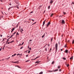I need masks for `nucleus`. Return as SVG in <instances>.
<instances>
[{
	"label": "nucleus",
	"instance_id": "f257e3e1",
	"mask_svg": "<svg viewBox=\"0 0 74 74\" xmlns=\"http://www.w3.org/2000/svg\"><path fill=\"white\" fill-rule=\"evenodd\" d=\"M50 24H51V23H50V22H49L47 25V27H48V26H49V25Z\"/></svg>",
	"mask_w": 74,
	"mask_h": 74
},
{
	"label": "nucleus",
	"instance_id": "f03ea898",
	"mask_svg": "<svg viewBox=\"0 0 74 74\" xmlns=\"http://www.w3.org/2000/svg\"><path fill=\"white\" fill-rule=\"evenodd\" d=\"M55 46L56 47V50H57L58 49L57 48H58V43H56V44L55 45Z\"/></svg>",
	"mask_w": 74,
	"mask_h": 74
},
{
	"label": "nucleus",
	"instance_id": "7ed1b4c3",
	"mask_svg": "<svg viewBox=\"0 0 74 74\" xmlns=\"http://www.w3.org/2000/svg\"><path fill=\"white\" fill-rule=\"evenodd\" d=\"M61 23H62V24H64V23H65V22L64 20H62V21Z\"/></svg>",
	"mask_w": 74,
	"mask_h": 74
},
{
	"label": "nucleus",
	"instance_id": "20e7f679",
	"mask_svg": "<svg viewBox=\"0 0 74 74\" xmlns=\"http://www.w3.org/2000/svg\"><path fill=\"white\" fill-rule=\"evenodd\" d=\"M14 29H15V28H13V29H12V31L11 32V33H12V32H13V31L14 30Z\"/></svg>",
	"mask_w": 74,
	"mask_h": 74
},
{
	"label": "nucleus",
	"instance_id": "39448f33",
	"mask_svg": "<svg viewBox=\"0 0 74 74\" xmlns=\"http://www.w3.org/2000/svg\"><path fill=\"white\" fill-rule=\"evenodd\" d=\"M58 71V69H56L54 71H53V72H56V71Z\"/></svg>",
	"mask_w": 74,
	"mask_h": 74
},
{
	"label": "nucleus",
	"instance_id": "423d86ee",
	"mask_svg": "<svg viewBox=\"0 0 74 74\" xmlns=\"http://www.w3.org/2000/svg\"><path fill=\"white\" fill-rule=\"evenodd\" d=\"M66 65L67 66V67H68L69 66V64H68L67 65V63H66Z\"/></svg>",
	"mask_w": 74,
	"mask_h": 74
},
{
	"label": "nucleus",
	"instance_id": "0eeeda50",
	"mask_svg": "<svg viewBox=\"0 0 74 74\" xmlns=\"http://www.w3.org/2000/svg\"><path fill=\"white\" fill-rule=\"evenodd\" d=\"M19 63V62H18V61H17V62H14V63H17V64H18Z\"/></svg>",
	"mask_w": 74,
	"mask_h": 74
},
{
	"label": "nucleus",
	"instance_id": "6e6552de",
	"mask_svg": "<svg viewBox=\"0 0 74 74\" xmlns=\"http://www.w3.org/2000/svg\"><path fill=\"white\" fill-rule=\"evenodd\" d=\"M45 20L43 22V24L42 25L43 26H44L45 24Z\"/></svg>",
	"mask_w": 74,
	"mask_h": 74
},
{
	"label": "nucleus",
	"instance_id": "1a4fd4ad",
	"mask_svg": "<svg viewBox=\"0 0 74 74\" xmlns=\"http://www.w3.org/2000/svg\"><path fill=\"white\" fill-rule=\"evenodd\" d=\"M53 2V1H51L50 2V3H51V4H52V3Z\"/></svg>",
	"mask_w": 74,
	"mask_h": 74
},
{
	"label": "nucleus",
	"instance_id": "9d476101",
	"mask_svg": "<svg viewBox=\"0 0 74 74\" xmlns=\"http://www.w3.org/2000/svg\"><path fill=\"white\" fill-rule=\"evenodd\" d=\"M40 58V56H38L36 57L35 59H34V60H35V59H37V58Z\"/></svg>",
	"mask_w": 74,
	"mask_h": 74
},
{
	"label": "nucleus",
	"instance_id": "9b49d317",
	"mask_svg": "<svg viewBox=\"0 0 74 74\" xmlns=\"http://www.w3.org/2000/svg\"><path fill=\"white\" fill-rule=\"evenodd\" d=\"M45 33L44 34L42 37V38H43V37H44V36H45Z\"/></svg>",
	"mask_w": 74,
	"mask_h": 74
},
{
	"label": "nucleus",
	"instance_id": "f8f14e48",
	"mask_svg": "<svg viewBox=\"0 0 74 74\" xmlns=\"http://www.w3.org/2000/svg\"><path fill=\"white\" fill-rule=\"evenodd\" d=\"M45 51H46L47 52V47H46L45 48Z\"/></svg>",
	"mask_w": 74,
	"mask_h": 74
},
{
	"label": "nucleus",
	"instance_id": "ddd939ff",
	"mask_svg": "<svg viewBox=\"0 0 74 74\" xmlns=\"http://www.w3.org/2000/svg\"><path fill=\"white\" fill-rule=\"evenodd\" d=\"M73 56L71 58H70V60H71V59H73Z\"/></svg>",
	"mask_w": 74,
	"mask_h": 74
},
{
	"label": "nucleus",
	"instance_id": "4468645a",
	"mask_svg": "<svg viewBox=\"0 0 74 74\" xmlns=\"http://www.w3.org/2000/svg\"><path fill=\"white\" fill-rule=\"evenodd\" d=\"M53 14H52L51 15V17H52V16H53Z\"/></svg>",
	"mask_w": 74,
	"mask_h": 74
},
{
	"label": "nucleus",
	"instance_id": "2eb2a0df",
	"mask_svg": "<svg viewBox=\"0 0 74 74\" xmlns=\"http://www.w3.org/2000/svg\"><path fill=\"white\" fill-rule=\"evenodd\" d=\"M68 52V50H66L65 51V52L66 53H67V52Z\"/></svg>",
	"mask_w": 74,
	"mask_h": 74
},
{
	"label": "nucleus",
	"instance_id": "dca6fc26",
	"mask_svg": "<svg viewBox=\"0 0 74 74\" xmlns=\"http://www.w3.org/2000/svg\"><path fill=\"white\" fill-rule=\"evenodd\" d=\"M51 42H52V40H53V38H51Z\"/></svg>",
	"mask_w": 74,
	"mask_h": 74
},
{
	"label": "nucleus",
	"instance_id": "f3484780",
	"mask_svg": "<svg viewBox=\"0 0 74 74\" xmlns=\"http://www.w3.org/2000/svg\"><path fill=\"white\" fill-rule=\"evenodd\" d=\"M43 72H41L40 73V74H42Z\"/></svg>",
	"mask_w": 74,
	"mask_h": 74
},
{
	"label": "nucleus",
	"instance_id": "a211bd4d",
	"mask_svg": "<svg viewBox=\"0 0 74 74\" xmlns=\"http://www.w3.org/2000/svg\"><path fill=\"white\" fill-rule=\"evenodd\" d=\"M62 59H64V60H66V59L65 58H62Z\"/></svg>",
	"mask_w": 74,
	"mask_h": 74
},
{
	"label": "nucleus",
	"instance_id": "6ab92c4d",
	"mask_svg": "<svg viewBox=\"0 0 74 74\" xmlns=\"http://www.w3.org/2000/svg\"><path fill=\"white\" fill-rule=\"evenodd\" d=\"M14 42L13 41H12L10 42V43H12V42Z\"/></svg>",
	"mask_w": 74,
	"mask_h": 74
},
{
	"label": "nucleus",
	"instance_id": "aec40b11",
	"mask_svg": "<svg viewBox=\"0 0 74 74\" xmlns=\"http://www.w3.org/2000/svg\"><path fill=\"white\" fill-rule=\"evenodd\" d=\"M48 9H49H49H50V6H49L48 7Z\"/></svg>",
	"mask_w": 74,
	"mask_h": 74
},
{
	"label": "nucleus",
	"instance_id": "412c9836",
	"mask_svg": "<svg viewBox=\"0 0 74 74\" xmlns=\"http://www.w3.org/2000/svg\"><path fill=\"white\" fill-rule=\"evenodd\" d=\"M10 57H9L8 58H7L6 59L7 60H8V59H10Z\"/></svg>",
	"mask_w": 74,
	"mask_h": 74
},
{
	"label": "nucleus",
	"instance_id": "4be33fe9",
	"mask_svg": "<svg viewBox=\"0 0 74 74\" xmlns=\"http://www.w3.org/2000/svg\"><path fill=\"white\" fill-rule=\"evenodd\" d=\"M16 36H17V35H19V34H18V32H17L16 33Z\"/></svg>",
	"mask_w": 74,
	"mask_h": 74
},
{
	"label": "nucleus",
	"instance_id": "5701e85b",
	"mask_svg": "<svg viewBox=\"0 0 74 74\" xmlns=\"http://www.w3.org/2000/svg\"><path fill=\"white\" fill-rule=\"evenodd\" d=\"M60 66H58V69H59L60 68Z\"/></svg>",
	"mask_w": 74,
	"mask_h": 74
},
{
	"label": "nucleus",
	"instance_id": "b1692460",
	"mask_svg": "<svg viewBox=\"0 0 74 74\" xmlns=\"http://www.w3.org/2000/svg\"><path fill=\"white\" fill-rule=\"evenodd\" d=\"M54 64V62H53L52 63V64Z\"/></svg>",
	"mask_w": 74,
	"mask_h": 74
},
{
	"label": "nucleus",
	"instance_id": "393cba45",
	"mask_svg": "<svg viewBox=\"0 0 74 74\" xmlns=\"http://www.w3.org/2000/svg\"><path fill=\"white\" fill-rule=\"evenodd\" d=\"M39 62L38 61H37L36 62V63H39Z\"/></svg>",
	"mask_w": 74,
	"mask_h": 74
},
{
	"label": "nucleus",
	"instance_id": "a878e982",
	"mask_svg": "<svg viewBox=\"0 0 74 74\" xmlns=\"http://www.w3.org/2000/svg\"><path fill=\"white\" fill-rule=\"evenodd\" d=\"M74 40H73L72 42V44H74Z\"/></svg>",
	"mask_w": 74,
	"mask_h": 74
},
{
	"label": "nucleus",
	"instance_id": "bb28decb",
	"mask_svg": "<svg viewBox=\"0 0 74 74\" xmlns=\"http://www.w3.org/2000/svg\"><path fill=\"white\" fill-rule=\"evenodd\" d=\"M16 7L18 9H19V7L18 6H16Z\"/></svg>",
	"mask_w": 74,
	"mask_h": 74
},
{
	"label": "nucleus",
	"instance_id": "cd10ccee",
	"mask_svg": "<svg viewBox=\"0 0 74 74\" xmlns=\"http://www.w3.org/2000/svg\"><path fill=\"white\" fill-rule=\"evenodd\" d=\"M17 67H18V68H19V69L21 68L20 67H19V66H17Z\"/></svg>",
	"mask_w": 74,
	"mask_h": 74
},
{
	"label": "nucleus",
	"instance_id": "c85d7f7f",
	"mask_svg": "<svg viewBox=\"0 0 74 74\" xmlns=\"http://www.w3.org/2000/svg\"><path fill=\"white\" fill-rule=\"evenodd\" d=\"M63 14H64V15H65V14H66V13L65 12H63Z\"/></svg>",
	"mask_w": 74,
	"mask_h": 74
},
{
	"label": "nucleus",
	"instance_id": "c756f323",
	"mask_svg": "<svg viewBox=\"0 0 74 74\" xmlns=\"http://www.w3.org/2000/svg\"><path fill=\"white\" fill-rule=\"evenodd\" d=\"M23 44H24V42H23L22 43L21 45H23Z\"/></svg>",
	"mask_w": 74,
	"mask_h": 74
},
{
	"label": "nucleus",
	"instance_id": "7c9ffc66",
	"mask_svg": "<svg viewBox=\"0 0 74 74\" xmlns=\"http://www.w3.org/2000/svg\"><path fill=\"white\" fill-rule=\"evenodd\" d=\"M17 55H19V56H20V54H19L18 53L17 54Z\"/></svg>",
	"mask_w": 74,
	"mask_h": 74
},
{
	"label": "nucleus",
	"instance_id": "2f4dec72",
	"mask_svg": "<svg viewBox=\"0 0 74 74\" xmlns=\"http://www.w3.org/2000/svg\"><path fill=\"white\" fill-rule=\"evenodd\" d=\"M23 47H21V48L20 49H22V48H23Z\"/></svg>",
	"mask_w": 74,
	"mask_h": 74
},
{
	"label": "nucleus",
	"instance_id": "473e14b6",
	"mask_svg": "<svg viewBox=\"0 0 74 74\" xmlns=\"http://www.w3.org/2000/svg\"><path fill=\"white\" fill-rule=\"evenodd\" d=\"M21 30L22 32H23V29H22V28L21 29Z\"/></svg>",
	"mask_w": 74,
	"mask_h": 74
},
{
	"label": "nucleus",
	"instance_id": "72a5a7b5",
	"mask_svg": "<svg viewBox=\"0 0 74 74\" xmlns=\"http://www.w3.org/2000/svg\"><path fill=\"white\" fill-rule=\"evenodd\" d=\"M12 38V36H11L9 38V39H8V40H9V39H10V38Z\"/></svg>",
	"mask_w": 74,
	"mask_h": 74
},
{
	"label": "nucleus",
	"instance_id": "f704fd0d",
	"mask_svg": "<svg viewBox=\"0 0 74 74\" xmlns=\"http://www.w3.org/2000/svg\"><path fill=\"white\" fill-rule=\"evenodd\" d=\"M15 33H16V32H14L13 34H15Z\"/></svg>",
	"mask_w": 74,
	"mask_h": 74
},
{
	"label": "nucleus",
	"instance_id": "c9c22d12",
	"mask_svg": "<svg viewBox=\"0 0 74 74\" xmlns=\"http://www.w3.org/2000/svg\"><path fill=\"white\" fill-rule=\"evenodd\" d=\"M9 5H11V3H9Z\"/></svg>",
	"mask_w": 74,
	"mask_h": 74
},
{
	"label": "nucleus",
	"instance_id": "e433bc0d",
	"mask_svg": "<svg viewBox=\"0 0 74 74\" xmlns=\"http://www.w3.org/2000/svg\"><path fill=\"white\" fill-rule=\"evenodd\" d=\"M30 52V51H29L28 52V53H29Z\"/></svg>",
	"mask_w": 74,
	"mask_h": 74
},
{
	"label": "nucleus",
	"instance_id": "4c0bfd02",
	"mask_svg": "<svg viewBox=\"0 0 74 74\" xmlns=\"http://www.w3.org/2000/svg\"><path fill=\"white\" fill-rule=\"evenodd\" d=\"M66 47H67V46L66 45H65V48H66Z\"/></svg>",
	"mask_w": 74,
	"mask_h": 74
},
{
	"label": "nucleus",
	"instance_id": "58836bf2",
	"mask_svg": "<svg viewBox=\"0 0 74 74\" xmlns=\"http://www.w3.org/2000/svg\"><path fill=\"white\" fill-rule=\"evenodd\" d=\"M14 56H15V55H16V54H14Z\"/></svg>",
	"mask_w": 74,
	"mask_h": 74
},
{
	"label": "nucleus",
	"instance_id": "ea45409f",
	"mask_svg": "<svg viewBox=\"0 0 74 74\" xmlns=\"http://www.w3.org/2000/svg\"><path fill=\"white\" fill-rule=\"evenodd\" d=\"M29 62V60H27L26 61V62Z\"/></svg>",
	"mask_w": 74,
	"mask_h": 74
},
{
	"label": "nucleus",
	"instance_id": "a19ab883",
	"mask_svg": "<svg viewBox=\"0 0 74 74\" xmlns=\"http://www.w3.org/2000/svg\"><path fill=\"white\" fill-rule=\"evenodd\" d=\"M61 69H60L59 71H61Z\"/></svg>",
	"mask_w": 74,
	"mask_h": 74
},
{
	"label": "nucleus",
	"instance_id": "79ce46f5",
	"mask_svg": "<svg viewBox=\"0 0 74 74\" xmlns=\"http://www.w3.org/2000/svg\"><path fill=\"white\" fill-rule=\"evenodd\" d=\"M32 21H33V22H34V20H32Z\"/></svg>",
	"mask_w": 74,
	"mask_h": 74
},
{
	"label": "nucleus",
	"instance_id": "37998d69",
	"mask_svg": "<svg viewBox=\"0 0 74 74\" xmlns=\"http://www.w3.org/2000/svg\"><path fill=\"white\" fill-rule=\"evenodd\" d=\"M14 36V35H12L11 36V37H12V36Z\"/></svg>",
	"mask_w": 74,
	"mask_h": 74
},
{
	"label": "nucleus",
	"instance_id": "c03bdc74",
	"mask_svg": "<svg viewBox=\"0 0 74 74\" xmlns=\"http://www.w3.org/2000/svg\"><path fill=\"white\" fill-rule=\"evenodd\" d=\"M42 7V6H41V5L40 6V7Z\"/></svg>",
	"mask_w": 74,
	"mask_h": 74
},
{
	"label": "nucleus",
	"instance_id": "a18cd8bd",
	"mask_svg": "<svg viewBox=\"0 0 74 74\" xmlns=\"http://www.w3.org/2000/svg\"><path fill=\"white\" fill-rule=\"evenodd\" d=\"M1 51V49L0 48V51Z\"/></svg>",
	"mask_w": 74,
	"mask_h": 74
},
{
	"label": "nucleus",
	"instance_id": "49530a36",
	"mask_svg": "<svg viewBox=\"0 0 74 74\" xmlns=\"http://www.w3.org/2000/svg\"><path fill=\"white\" fill-rule=\"evenodd\" d=\"M0 1H1V2H2V1L1 0H0Z\"/></svg>",
	"mask_w": 74,
	"mask_h": 74
},
{
	"label": "nucleus",
	"instance_id": "de8ad7c7",
	"mask_svg": "<svg viewBox=\"0 0 74 74\" xmlns=\"http://www.w3.org/2000/svg\"><path fill=\"white\" fill-rule=\"evenodd\" d=\"M32 12H30V13H32Z\"/></svg>",
	"mask_w": 74,
	"mask_h": 74
},
{
	"label": "nucleus",
	"instance_id": "09e8293b",
	"mask_svg": "<svg viewBox=\"0 0 74 74\" xmlns=\"http://www.w3.org/2000/svg\"><path fill=\"white\" fill-rule=\"evenodd\" d=\"M26 56V57H27V56H28V55H27Z\"/></svg>",
	"mask_w": 74,
	"mask_h": 74
},
{
	"label": "nucleus",
	"instance_id": "8fccbe9b",
	"mask_svg": "<svg viewBox=\"0 0 74 74\" xmlns=\"http://www.w3.org/2000/svg\"><path fill=\"white\" fill-rule=\"evenodd\" d=\"M21 33H22V31H21Z\"/></svg>",
	"mask_w": 74,
	"mask_h": 74
},
{
	"label": "nucleus",
	"instance_id": "3c124183",
	"mask_svg": "<svg viewBox=\"0 0 74 74\" xmlns=\"http://www.w3.org/2000/svg\"><path fill=\"white\" fill-rule=\"evenodd\" d=\"M12 63H14V61H13V62H12Z\"/></svg>",
	"mask_w": 74,
	"mask_h": 74
},
{
	"label": "nucleus",
	"instance_id": "603ef678",
	"mask_svg": "<svg viewBox=\"0 0 74 74\" xmlns=\"http://www.w3.org/2000/svg\"><path fill=\"white\" fill-rule=\"evenodd\" d=\"M29 49H30V50L31 49V47L29 48Z\"/></svg>",
	"mask_w": 74,
	"mask_h": 74
},
{
	"label": "nucleus",
	"instance_id": "864d4df0",
	"mask_svg": "<svg viewBox=\"0 0 74 74\" xmlns=\"http://www.w3.org/2000/svg\"><path fill=\"white\" fill-rule=\"evenodd\" d=\"M10 8H8V10H10Z\"/></svg>",
	"mask_w": 74,
	"mask_h": 74
},
{
	"label": "nucleus",
	"instance_id": "5fc2aeb1",
	"mask_svg": "<svg viewBox=\"0 0 74 74\" xmlns=\"http://www.w3.org/2000/svg\"><path fill=\"white\" fill-rule=\"evenodd\" d=\"M14 55H12V57H13V56H14Z\"/></svg>",
	"mask_w": 74,
	"mask_h": 74
},
{
	"label": "nucleus",
	"instance_id": "6e6d98bb",
	"mask_svg": "<svg viewBox=\"0 0 74 74\" xmlns=\"http://www.w3.org/2000/svg\"><path fill=\"white\" fill-rule=\"evenodd\" d=\"M32 40H29V41H32Z\"/></svg>",
	"mask_w": 74,
	"mask_h": 74
},
{
	"label": "nucleus",
	"instance_id": "4d7b16f0",
	"mask_svg": "<svg viewBox=\"0 0 74 74\" xmlns=\"http://www.w3.org/2000/svg\"><path fill=\"white\" fill-rule=\"evenodd\" d=\"M46 46V45H45V46L44 47V48H45V46Z\"/></svg>",
	"mask_w": 74,
	"mask_h": 74
},
{
	"label": "nucleus",
	"instance_id": "13d9d810",
	"mask_svg": "<svg viewBox=\"0 0 74 74\" xmlns=\"http://www.w3.org/2000/svg\"><path fill=\"white\" fill-rule=\"evenodd\" d=\"M10 42H8V44H10Z\"/></svg>",
	"mask_w": 74,
	"mask_h": 74
},
{
	"label": "nucleus",
	"instance_id": "bf43d9fd",
	"mask_svg": "<svg viewBox=\"0 0 74 74\" xmlns=\"http://www.w3.org/2000/svg\"><path fill=\"white\" fill-rule=\"evenodd\" d=\"M1 13H2V14H3V12H1Z\"/></svg>",
	"mask_w": 74,
	"mask_h": 74
},
{
	"label": "nucleus",
	"instance_id": "052dcab7",
	"mask_svg": "<svg viewBox=\"0 0 74 74\" xmlns=\"http://www.w3.org/2000/svg\"><path fill=\"white\" fill-rule=\"evenodd\" d=\"M61 51H62V49H61Z\"/></svg>",
	"mask_w": 74,
	"mask_h": 74
},
{
	"label": "nucleus",
	"instance_id": "680f3d73",
	"mask_svg": "<svg viewBox=\"0 0 74 74\" xmlns=\"http://www.w3.org/2000/svg\"><path fill=\"white\" fill-rule=\"evenodd\" d=\"M61 16H59V17H61Z\"/></svg>",
	"mask_w": 74,
	"mask_h": 74
},
{
	"label": "nucleus",
	"instance_id": "e2e57ef3",
	"mask_svg": "<svg viewBox=\"0 0 74 74\" xmlns=\"http://www.w3.org/2000/svg\"><path fill=\"white\" fill-rule=\"evenodd\" d=\"M29 46H28V49H29Z\"/></svg>",
	"mask_w": 74,
	"mask_h": 74
},
{
	"label": "nucleus",
	"instance_id": "0e129e2a",
	"mask_svg": "<svg viewBox=\"0 0 74 74\" xmlns=\"http://www.w3.org/2000/svg\"><path fill=\"white\" fill-rule=\"evenodd\" d=\"M36 22H35V23H34V24H35V23H36Z\"/></svg>",
	"mask_w": 74,
	"mask_h": 74
},
{
	"label": "nucleus",
	"instance_id": "69168bd1",
	"mask_svg": "<svg viewBox=\"0 0 74 74\" xmlns=\"http://www.w3.org/2000/svg\"><path fill=\"white\" fill-rule=\"evenodd\" d=\"M9 41V40H8L7 41V42H8Z\"/></svg>",
	"mask_w": 74,
	"mask_h": 74
},
{
	"label": "nucleus",
	"instance_id": "338daca9",
	"mask_svg": "<svg viewBox=\"0 0 74 74\" xmlns=\"http://www.w3.org/2000/svg\"><path fill=\"white\" fill-rule=\"evenodd\" d=\"M51 49H52L51 48L50 49V51H51Z\"/></svg>",
	"mask_w": 74,
	"mask_h": 74
},
{
	"label": "nucleus",
	"instance_id": "774afa93",
	"mask_svg": "<svg viewBox=\"0 0 74 74\" xmlns=\"http://www.w3.org/2000/svg\"><path fill=\"white\" fill-rule=\"evenodd\" d=\"M2 60L4 61V59H2Z\"/></svg>",
	"mask_w": 74,
	"mask_h": 74
}]
</instances>
